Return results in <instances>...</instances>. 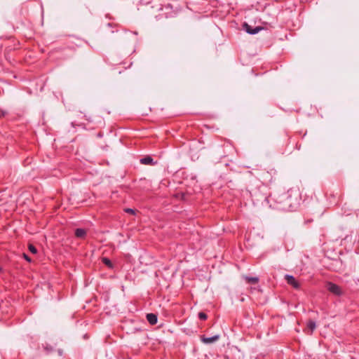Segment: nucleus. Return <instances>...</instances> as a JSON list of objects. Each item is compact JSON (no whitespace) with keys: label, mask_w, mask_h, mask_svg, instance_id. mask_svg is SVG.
I'll return each mask as SVG.
<instances>
[{"label":"nucleus","mask_w":359,"mask_h":359,"mask_svg":"<svg viewBox=\"0 0 359 359\" xmlns=\"http://www.w3.org/2000/svg\"><path fill=\"white\" fill-rule=\"evenodd\" d=\"M243 29L245 31L250 34H255L258 33L260 30L263 29L264 28L260 26L255 27L253 28L252 26L248 25L247 22H244L243 25Z\"/></svg>","instance_id":"obj_2"},{"label":"nucleus","mask_w":359,"mask_h":359,"mask_svg":"<svg viewBox=\"0 0 359 359\" xmlns=\"http://www.w3.org/2000/svg\"><path fill=\"white\" fill-rule=\"evenodd\" d=\"M45 349L48 351V352H50V351H53V348L52 347H45Z\"/></svg>","instance_id":"obj_16"},{"label":"nucleus","mask_w":359,"mask_h":359,"mask_svg":"<svg viewBox=\"0 0 359 359\" xmlns=\"http://www.w3.org/2000/svg\"><path fill=\"white\" fill-rule=\"evenodd\" d=\"M285 279L287 280V283L292 285L294 289H299L300 284L294 278V277L292 275H285Z\"/></svg>","instance_id":"obj_4"},{"label":"nucleus","mask_w":359,"mask_h":359,"mask_svg":"<svg viewBox=\"0 0 359 359\" xmlns=\"http://www.w3.org/2000/svg\"><path fill=\"white\" fill-rule=\"evenodd\" d=\"M0 118H1V116L0 115Z\"/></svg>","instance_id":"obj_19"},{"label":"nucleus","mask_w":359,"mask_h":359,"mask_svg":"<svg viewBox=\"0 0 359 359\" xmlns=\"http://www.w3.org/2000/svg\"><path fill=\"white\" fill-rule=\"evenodd\" d=\"M23 257L28 262H32V259L30 258V257H29L27 254L25 253H23Z\"/></svg>","instance_id":"obj_15"},{"label":"nucleus","mask_w":359,"mask_h":359,"mask_svg":"<svg viewBox=\"0 0 359 359\" xmlns=\"http://www.w3.org/2000/svg\"><path fill=\"white\" fill-rule=\"evenodd\" d=\"M87 234V231L84 229L78 228L75 229L74 235L78 238H85Z\"/></svg>","instance_id":"obj_8"},{"label":"nucleus","mask_w":359,"mask_h":359,"mask_svg":"<svg viewBox=\"0 0 359 359\" xmlns=\"http://www.w3.org/2000/svg\"><path fill=\"white\" fill-rule=\"evenodd\" d=\"M316 327V322L313 320H309L306 324V328L309 330V331H306V333L309 335L312 334Z\"/></svg>","instance_id":"obj_7"},{"label":"nucleus","mask_w":359,"mask_h":359,"mask_svg":"<svg viewBox=\"0 0 359 359\" xmlns=\"http://www.w3.org/2000/svg\"><path fill=\"white\" fill-rule=\"evenodd\" d=\"M28 249L32 254H36L38 252L36 248L32 244H29Z\"/></svg>","instance_id":"obj_12"},{"label":"nucleus","mask_w":359,"mask_h":359,"mask_svg":"<svg viewBox=\"0 0 359 359\" xmlns=\"http://www.w3.org/2000/svg\"><path fill=\"white\" fill-rule=\"evenodd\" d=\"M140 162L141 164L144 165H154L156 164V161H154V159L150 156H147L144 158H140Z\"/></svg>","instance_id":"obj_5"},{"label":"nucleus","mask_w":359,"mask_h":359,"mask_svg":"<svg viewBox=\"0 0 359 359\" xmlns=\"http://www.w3.org/2000/svg\"><path fill=\"white\" fill-rule=\"evenodd\" d=\"M327 288L331 293L338 296L341 295L342 293L340 287L331 282L327 283Z\"/></svg>","instance_id":"obj_3"},{"label":"nucleus","mask_w":359,"mask_h":359,"mask_svg":"<svg viewBox=\"0 0 359 359\" xmlns=\"http://www.w3.org/2000/svg\"><path fill=\"white\" fill-rule=\"evenodd\" d=\"M219 338V335H215L211 337H205V336L201 337V341L205 344H211L217 341Z\"/></svg>","instance_id":"obj_9"},{"label":"nucleus","mask_w":359,"mask_h":359,"mask_svg":"<svg viewBox=\"0 0 359 359\" xmlns=\"http://www.w3.org/2000/svg\"><path fill=\"white\" fill-rule=\"evenodd\" d=\"M103 264H104L107 266H108L109 269H112L114 267V265L111 260L107 257H103L102 259Z\"/></svg>","instance_id":"obj_11"},{"label":"nucleus","mask_w":359,"mask_h":359,"mask_svg":"<svg viewBox=\"0 0 359 359\" xmlns=\"http://www.w3.org/2000/svg\"><path fill=\"white\" fill-rule=\"evenodd\" d=\"M275 208L283 211H292L297 205L296 200L292 199L289 192H285L277 196L275 198Z\"/></svg>","instance_id":"obj_1"},{"label":"nucleus","mask_w":359,"mask_h":359,"mask_svg":"<svg viewBox=\"0 0 359 359\" xmlns=\"http://www.w3.org/2000/svg\"><path fill=\"white\" fill-rule=\"evenodd\" d=\"M146 318H147V321L149 322V323L151 325H154L157 323L158 317H157V315L155 313H147L146 316Z\"/></svg>","instance_id":"obj_6"},{"label":"nucleus","mask_w":359,"mask_h":359,"mask_svg":"<svg viewBox=\"0 0 359 359\" xmlns=\"http://www.w3.org/2000/svg\"><path fill=\"white\" fill-rule=\"evenodd\" d=\"M5 114H6V113H5V112H2V113H1V114H0V115L1 116V117L4 116H5Z\"/></svg>","instance_id":"obj_17"},{"label":"nucleus","mask_w":359,"mask_h":359,"mask_svg":"<svg viewBox=\"0 0 359 359\" xmlns=\"http://www.w3.org/2000/svg\"><path fill=\"white\" fill-rule=\"evenodd\" d=\"M245 279L246 280L248 283L250 284H256L259 282V278L257 277L245 276Z\"/></svg>","instance_id":"obj_10"},{"label":"nucleus","mask_w":359,"mask_h":359,"mask_svg":"<svg viewBox=\"0 0 359 359\" xmlns=\"http://www.w3.org/2000/svg\"><path fill=\"white\" fill-rule=\"evenodd\" d=\"M125 212H128V213H130L131 215H135V210L134 209H132V208H126L125 209Z\"/></svg>","instance_id":"obj_14"},{"label":"nucleus","mask_w":359,"mask_h":359,"mask_svg":"<svg viewBox=\"0 0 359 359\" xmlns=\"http://www.w3.org/2000/svg\"><path fill=\"white\" fill-rule=\"evenodd\" d=\"M198 318L201 320H205L208 318V316L204 312H200L198 313Z\"/></svg>","instance_id":"obj_13"},{"label":"nucleus","mask_w":359,"mask_h":359,"mask_svg":"<svg viewBox=\"0 0 359 359\" xmlns=\"http://www.w3.org/2000/svg\"><path fill=\"white\" fill-rule=\"evenodd\" d=\"M2 271V269H1V268L0 267V271Z\"/></svg>","instance_id":"obj_18"}]
</instances>
